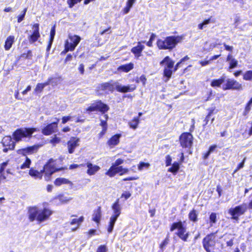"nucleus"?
Wrapping results in <instances>:
<instances>
[{
  "instance_id": "obj_1",
  "label": "nucleus",
  "mask_w": 252,
  "mask_h": 252,
  "mask_svg": "<svg viewBox=\"0 0 252 252\" xmlns=\"http://www.w3.org/2000/svg\"><path fill=\"white\" fill-rule=\"evenodd\" d=\"M52 214V211L48 208L39 209L36 207H31L29 210V218L31 221L37 220L41 222L48 220Z\"/></svg>"
},
{
  "instance_id": "obj_2",
  "label": "nucleus",
  "mask_w": 252,
  "mask_h": 252,
  "mask_svg": "<svg viewBox=\"0 0 252 252\" xmlns=\"http://www.w3.org/2000/svg\"><path fill=\"white\" fill-rule=\"evenodd\" d=\"M54 160L53 159H51L46 164L43 170H41L40 172L38 171L31 168L29 170V175L33 177L34 179H41L42 177V173H45V179L46 181H49L50 179V176L55 172L59 170L60 169H56L54 166Z\"/></svg>"
},
{
  "instance_id": "obj_3",
  "label": "nucleus",
  "mask_w": 252,
  "mask_h": 252,
  "mask_svg": "<svg viewBox=\"0 0 252 252\" xmlns=\"http://www.w3.org/2000/svg\"><path fill=\"white\" fill-rule=\"evenodd\" d=\"M183 40V36H170L166 37L164 40L158 39L157 41V46L160 49L171 50L175 48L178 43H181Z\"/></svg>"
},
{
  "instance_id": "obj_4",
  "label": "nucleus",
  "mask_w": 252,
  "mask_h": 252,
  "mask_svg": "<svg viewBox=\"0 0 252 252\" xmlns=\"http://www.w3.org/2000/svg\"><path fill=\"white\" fill-rule=\"evenodd\" d=\"M101 89L103 90H108L112 91L115 88L117 91L121 93H127L133 91L136 89V86L134 85L130 86H122L120 85L117 82L111 83H105L101 85Z\"/></svg>"
},
{
  "instance_id": "obj_5",
  "label": "nucleus",
  "mask_w": 252,
  "mask_h": 252,
  "mask_svg": "<svg viewBox=\"0 0 252 252\" xmlns=\"http://www.w3.org/2000/svg\"><path fill=\"white\" fill-rule=\"evenodd\" d=\"M112 209L113 213L110 218V220L107 229L108 232L109 233L112 232L114 224L121 213V207L119 203V199H117V200L112 205Z\"/></svg>"
},
{
  "instance_id": "obj_6",
  "label": "nucleus",
  "mask_w": 252,
  "mask_h": 252,
  "mask_svg": "<svg viewBox=\"0 0 252 252\" xmlns=\"http://www.w3.org/2000/svg\"><path fill=\"white\" fill-rule=\"evenodd\" d=\"M176 229H178L176 235L183 241H187L189 236V233L187 231V228L184 226L182 221L174 222L172 224L170 231H173Z\"/></svg>"
},
{
  "instance_id": "obj_7",
  "label": "nucleus",
  "mask_w": 252,
  "mask_h": 252,
  "mask_svg": "<svg viewBox=\"0 0 252 252\" xmlns=\"http://www.w3.org/2000/svg\"><path fill=\"white\" fill-rule=\"evenodd\" d=\"M36 131L34 128H23L16 130L13 133L14 139L16 141L22 140L25 138H30L33 132Z\"/></svg>"
},
{
  "instance_id": "obj_8",
  "label": "nucleus",
  "mask_w": 252,
  "mask_h": 252,
  "mask_svg": "<svg viewBox=\"0 0 252 252\" xmlns=\"http://www.w3.org/2000/svg\"><path fill=\"white\" fill-rule=\"evenodd\" d=\"M216 236L214 233L207 235L203 239V245L207 252H215Z\"/></svg>"
},
{
  "instance_id": "obj_9",
  "label": "nucleus",
  "mask_w": 252,
  "mask_h": 252,
  "mask_svg": "<svg viewBox=\"0 0 252 252\" xmlns=\"http://www.w3.org/2000/svg\"><path fill=\"white\" fill-rule=\"evenodd\" d=\"M247 210V204H243L234 208H231L228 210V213L232 216L231 219L237 221L239 220V217L244 215Z\"/></svg>"
},
{
  "instance_id": "obj_10",
  "label": "nucleus",
  "mask_w": 252,
  "mask_h": 252,
  "mask_svg": "<svg viewBox=\"0 0 252 252\" xmlns=\"http://www.w3.org/2000/svg\"><path fill=\"white\" fill-rule=\"evenodd\" d=\"M81 40L80 36L76 35H69L68 39L65 43V52L73 51Z\"/></svg>"
},
{
  "instance_id": "obj_11",
  "label": "nucleus",
  "mask_w": 252,
  "mask_h": 252,
  "mask_svg": "<svg viewBox=\"0 0 252 252\" xmlns=\"http://www.w3.org/2000/svg\"><path fill=\"white\" fill-rule=\"evenodd\" d=\"M193 136L190 132H185L180 136L181 146L185 148H190L193 143Z\"/></svg>"
},
{
  "instance_id": "obj_12",
  "label": "nucleus",
  "mask_w": 252,
  "mask_h": 252,
  "mask_svg": "<svg viewBox=\"0 0 252 252\" xmlns=\"http://www.w3.org/2000/svg\"><path fill=\"white\" fill-rule=\"evenodd\" d=\"M128 171L129 170L128 168H124L122 166H120L114 168H109L105 173V174L110 177H113L117 174L122 176L125 174H127Z\"/></svg>"
},
{
  "instance_id": "obj_13",
  "label": "nucleus",
  "mask_w": 252,
  "mask_h": 252,
  "mask_svg": "<svg viewBox=\"0 0 252 252\" xmlns=\"http://www.w3.org/2000/svg\"><path fill=\"white\" fill-rule=\"evenodd\" d=\"M222 89L224 90L233 89L241 90L243 89L242 85L234 79H228L226 83L223 85Z\"/></svg>"
},
{
  "instance_id": "obj_14",
  "label": "nucleus",
  "mask_w": 252,
  "mask_h": 252,
  "mask_svg": "<svg viewBox=\"0 0 252 252\" xmlns=\"http://www.w3.org/2000/svg\"><path fill=\"white\" fill-rule=\"evenodd\" d=\"M108 106L107 105L103 103L101 101H99L96 102L89 107L87 109V111L92 112L99 110L103 113H104L108 111Z\"/></svg>"
},
{
  "instance_id": "obj_15",
  "label": "nucleus",
  "mask_w": 252,
  "mask_h": 252,
  "mask_svg": "<svg viewBox=\"0 0 252 252\" xmlns=\"http://www.w3.org/2000/svg\"><path fill=\"white\" fill-rule=\"evenodd\" d=\"M80 140L77 137H72L67 143L68 152L69 154L74 153L76 147L79 146Z\"/></svg>"
},
{
  "instance_id": "obj_16",
  "label": "nucleus",
  "mask_w": 252,
  "mask_h": 252,
  "mask_svg": "<svg viewBox=\"0 0 252 252\" xmlns=\"http://www.w3.org/2000/svg\"><path fill=\"white\" fill-rule=\"evenodd\" d=\"M59 121V119H57V122H53L45 126L42 129V133L45 135H49L55 132L57 130L58 123Z\"/></svg>"
},
{
  "instance_id": "obj_17",
  "label": "nucleus",
  "mask_w": 252,
  "mask_h": 252,
  "mask_svg": "<svg viewBox=\"0 0 252 252\" xmlns=\"http://www.w3.org/2000/svg\"><path fill=\"white\" fill-rule=\"evenodd\" d=\"M3 146L5 148L3 149L4 152H7L8 150H13L14 148L15 144L10 136H6L2 140Z\"/></svg>"
},
{
  "instance_id": "obj_18",
  "label": "nucleus",
  "mask_w": 252,
  "mask_h": 252,
  "mask_svg": "<svg viewBox=\"0 0 252 252\" xmlns=\"http://www.w3.org/2000/svg\"><path fill=\"white\" fill-rule=\"evenodd\" d=\"M38 149L37 146H33L26 148L21 149L17 150V152L19 155H22L24 158L27 157L28 155H31L36 152Z\"/></svg>"
},
{
  "instance_id": "obj_19",
  "label": "nucleus",
  "mask_w": 252,
  "mask_h": 252,
  "mask_svg": "<svg viewBox=\"0 0 252 252\" xmlns=\"http://www.w3.org/2000/svg\"><path fill=\"white\" fill-rule=\"evenodd\" d=\"M32 29L33 30V33L29 36V41L33 43L36 40L40 37V33L39 32V24H35L33 25Z\"/></svg>"
},
{
  "instance_id": "obj_20",
  "label": "nucleus",
  "mask_w": 252,
  "mask_h": 252,
  "mask_svg": "<svg viewBox=\"0 0 252 252\" xmlns=\"http://www.w3.org/2000/svg\"><path fill=\"white\" fill-rule=\"evenodd\" d=\"M86 166L88 168L86 172L90 176L94 175L100 169L99 166L93 164L90 162H87Z\"/></svg>"
},
{
  "instance_id": "obj_21",
  "label": "nucleus",
  "mask_w": 252,
  "mask_h": 252,
  "mask_svg": "<svg viewBox=\"0 0 252 252\" xmlns=\"http://www.w3.org/2000/svg\"><path fill=\"white\" fill-rule=\"evenodd\" d=\"M145 42V41L138 42L137 45L131 49V52L134 54L136 58H138L141 56V52L145 48L144 45H142L141 43Z\"/></svg>"
},
{
  "instance_id": "obj_22",
  "label": "nucleus",
  "mask_w": 252,
  "mask_h": 252,
  "mask_svg": "<svg viewBox=\"0 0 252 252\" xmlns=\"http://www.w3.org/2000/svg\"><path fill=\"white\" fill-rule=\"evenodd\" d=\"M226 61L228 62L229 65V69H233L236 67L238 65V61L233 57L231 54H229L227 55Z\"/></svg>"
},
{
  "instance_id": "obj_23",
  "label": "nucleus",
  "mask_w": 252,
  "mask_h": 252,
  "mask_svg": "<svg viewBox=\"0 0 252 252\" xmlns=\"http://www.w3.org/2000/svg\"><path fill=\"white\" fill-rule=\"evenodd\" d=\"M174 62L168 56H166L160 62V64L164 67L173 68Z\"/></svg>"
},
{
  "instance_id": "obj_24",
  "label": "nucleus",
  "mask_w": 252,
  "mask_h": 252,
  "mask_svg": "<svg viewBox=\"0 0 252 252\" xmlns=\"http://www.w3.org/2000/svg\"><path fill=\"white\" fill-rule=\"evenodd\" d=\"M54 184L56 186H60L63 184L69 185L70 187H72L73 183L70 181L64 178H58L54 181Z\"/></svg>"
},
{
  "instance_id": "obj_25",
  "label": "nucleus",
  "mask_w": 252,
  "mask_h": 252,
  "mask_svg": "<svg viewBox=\"0 0 252 252\" xmlns=\"http://www.w3.org/2000/svg\"><path fill=\"white\" fill-rule=\"evenodd\" d=\"M121 134H116L112 136L107 142L108 145L111 147L117 145L119 143Z\"/></svg>"
},
{
  "instance_id": "obj_26",
  "label": "nucleus",
  "mask_w": 252,
  "mask_h": 252,
  "mask_svg": "<svg viewBox=\"0 0 252 252\" xmlns=\"http://www.w3.org/2000/svg\"><path fill=\"white\" fill-rule=\"evenodd\" d=\"M101 217V211L100 207L98 208L94 212L93 215V220L96 223H99Z\"/></svg>"
},
{
  "instance_id": "obj_27",
  "label": "nucleus",
  "mask_w": 252,
  "mask_h": 252,
  "mask_svg": "<svg viewBox=\"0 0 252 252\" xmlns=\"http://www.w3.org/2000/svg\"><path fill=\"white\" fill-rule=\"evenodd\" d=\"M84 221V217H81L79 219H73L70 222L71 225L76 224V227L71 228V230L74 231L77 229L81 223Z\"/></svg>"
},
{
  "instance_id": "obj_28",
  "label": "nucleus",
  "mask_w": 252,
  "mask_h": 252,
  "mask_svg": "<svg viewBox=\"0 0 252 252\" xmlns=\"http://www.w3.org/2000/svg\"><path fill=\"white\" fill-rule=\"evenodd\" d=\"M14 36L12 35L9 36L6 38L4 45V49L5 50L7 51L10 49L14 41Z\"/></svg>"
},
{
  "instance_id": "obj_29",
  "label": "nucleus",
  "mask_w": 252,
  "mask_h": 252,
  "mask_svg": "<svg viewBox=\"0 0 252 252\" xmlns=\"http://www.w3.org/2000/svg\"><path fill=\"white\" fill-rule=\"evenodd\" d=\"M135 2L136 0H127L126 7L123 10V13L124 14L128 13Z\"/></svg>"
},
{
  "instance_id": "obj_30",
  "label": "nucleus",
  "mask_w": 252,
  "mask_h": 252,
  "mask_svg": "<svg viewBox=\"0 0 252 252\" xmlns=\"http://www.w3.org/2000/svg\"><path fill=\"white\" fill-rule=\"evenodd\" d=\"M56 199H58L62 204H65L72 199L71 197L65 196L63 194H60L55 197Z\"/></svg>"
},
{
  "instance_id": "obj_31",
  "label": "nucleus",
  "mask_w": 252,
  "mask_h": 252,
  "mask_svg": "<svg viewBox=\"0 0 252 252\" xmlns=\"http://www.w3.org/2000/svg\"><path fill=\"white\" fill-rule=\"evenodd\" d=\"M133 66L134 65L132 63H129L128 64L120 66L118 69L125 72H128L133 68Z\"/></svg>"
},
{
  "instance_id": "obj_32",
  "label": "nucleus",
  "mask_w": 252,
  "mask_h": 252,
  "mask_svg": "<svg viewBox=\"0 0 252 252\" xmlns=\"http://www.w3.org/2000/svg\"><path fill=\"white\" fill-rule=\"evenodd\" d=\"M108 118V116L106 114H104L102 116L100 121H101V126H102L103 129L101 132V134L103 135L105 133L106 129H107V123L106 121Z\"/></svg>"
},
{
  "instance_id": "obj_33",
  "label": "nucleus",
  "mask_w": 252,
  "mask_h": 252,
  "mask_svg": "<svg viewBox=\"0 0 252 252\" xmlns=\"http://www.w3.org/2000/svg\"><path fill=\"white\" fill-rule=\"evenodd\" d=\"M49 85H50V81H46L44 83H38L36 85L34 91L37 93H40L46 86Z\"/></svg>"
},
{
  "instance_id": "obj_34",
  "label": "nucleus",
  "mask_w": 252,
  "mask_h": 252,
  "mask_svg": "<svg viewBox=\"0 0 252 252\" xmlns=\"http://www.w3.org/2000/svg\"><path fill=\"white\" fill-rule=\"evenodd\" d=\"M224 77H221L219 79L213 80L211 86L213 87H219L224 82Z\"/></svg>"
},
{
  "instance_id": "obj_35",
  "label": "nucleus",
  "mask_w": 252,
  "mask_h": 252,
  "mask_svg": "<svg viewBox=\"0 0 252 252\" xmlns=\"http://www.w3.org/2000/svg\"><path fill=\"white\" fill-rule=\"evenodd\" d=\"M24 160L25 161L22 164H21V165L19 167L21 169L30 168V165L31 164V160L29 158L25 157L24 158Z\"/></svg>"
},
{
  "instance_id": "obj_36",
  "label": "nucleus",
  "mask_w": 252,
  "mask_h": 252,
  "mask_svg": "<svg viewBox=\"0 0 252 252\" xmlns=\"http://www.w3.org/2000/svg\"><path fill=\"white\" fill-rule=\"evenodd\" d=\"M139 123V117L134 118L132 120L128 123V125L130 128L135 129Z\"/></svg>"
},
{
  "instance_id": "obj_37",
  "label": "nucleus",
  "mask_w": 252,
  "mask_h": 252,
  "mask_svg": "<svg viewBox=\"0 0 252 252\" xmlns=\"http://www.w3.org/2000/svg\"><path fill=\"white\" fill-rule=\"evenodd\" d=\"M55 32H56V31H55V26H54L51 30V32H50V42H49V44L47 47V50L48 51L50 50V48H51V45H52V43L53 42V41L54 40V36H55Z\"/></svg>"
},
{
  "instance_id": "obj_38",
  "label": "nucleus",
  "mask_w": 252,
  "mask_h": 252,
  "mask_svg": "<svg viewBox=\"0 0 252 252\" xmlns=\"http://www.w3.org/2000/svg\"><path fill=\"white\" fill-rule=\"evenodd\" d=\"M197 211L193 209L189 212V218L190 220L195 222L197 221Z\"/></svg>"
},
{
  "instance_id": "obj_39",
  "label": "nucleus",
  "mask_w": 252,
  "mask_h": 252,
  "mask_svg": "<svg viewBox=\"0 0 252 252\" xmlns=\"http://www.w3.org/2000/svg\"><path fill=\"white\" fill-rule=\"evenodd\" d=\"M173 68L164 67L163 70L164 76L167 78V80L170 78L173 73Z\"/></svg>"
},
{
  "instance_id": "obj_40",
  "label": "nucleus",
  "mask_w": 252,
  "mask_h": 252,
  "mask_svg": "<svg viewBox=\"0 0 252 252\" xmlns=\"http://www.w3.org/2000/svg\"><path fill=\"white\" fill-rule=\"evenodd\" d=\"M179 169V164L178 162H174L171 168L168 170V172H172L173 174H176Z\"/></svg>"
},
{
  "instance_id": "obj_41",
  "label": "nucleus",
  "mask_w": 252,
  "mask_h": 252,
  "mask_svg": "<svg viewBox=\"0 0 252 252\" xmlns=\"http://www.w3.org/2000/svg\"><path fill=\"white\" fill-rule=\"evenodd\" d=\"M243 79L246 81L252 80V70L246 71L243 74Z\"/></svg>"
},
{
  "instance_id": "obj_42",
  "label": "nucleus",
  "mask_w": 252,
  "mask_h": 252,
  "mask_svg": "<svg viewBox=\"0 0 252 252\" xmlns=\"http://www.w3.org/2000/svg\"><path fill=\"white\" fill-rule=\"evenodd\" d=\"M210 226H213L217 222V215L215 213H212L209 217Z\"/></svg>"
},
{
  "instance_id": "obj_43",
  "label": "nucleus",
  "mask_w": 252,
  "mask_h": 252,
  "mask_svg": "<svg viewBox=\"0 0 252 252\" xmlns=\"http://www.w3.org/2000/svg\"><path fill=\"white\" fill-rule=\"evenodd\" d=\"M124 162V159L122 158H118L115 160L114 163L112 164L111 166L109 168H114L116 167L120 166V165L122 164Z\"/></svg>"
},
{
  "instance_id": "obj_44",
  "label": "nucleus",
  "mask_w": 252,
  "mask_h": 252,
  "mask_svg": "<svg viewBox=\"0 0 252 252\" xmlns=\"http://www.w3.org/2000/svg\"><path fill=\"white\" fill-rule=\"evenodd\" d=\"M47 81H50V85L54 86L57 85L60 82V79L59 78H50Z\"/></svg>"
},
{
  "instance_id": "obj_45",
  "label": "nucleus",
  "mask_w": 252,
  "mask_h": 252,
  "mask_svg": "<svg viewBox=\"0 0 252 252\" xmlns=\"http://www.w3.org/2000/svg\"><path fill=\"white\" fill-rule=\"evenodd\" d=\"M150 166V164L149 163L140 162L138 165V168L139 170L142 171L144 169H148Z\"/></svg>"
},
{
  "instance_id": "obj_46",
  "label": "nucleus",
  "mask_w": 252,
  "mask_h": 252,
  "mask_svg": "<svg viewBox=\"0 0 252 252\" xmlns=\"http://www.w3.org/2000/svg\"><path fill=\"white\" fill-rule=\"evenodd\" d=\"M81 0H67V2L70 8L72 7L74 4L79 2Z\"/></svg>"
},
{
  "instance_id": "obj_47",
  "label": "nucleus",
  "mask_w": 252,
  "mask_h": 252,
  "mask_svg": "<svg viewBox=\"0 0 252 252\" xmlns=\"http://www.w3.org/2000/svg\"><path fill=\"white\" fill-rule=\"evenodd\" d=\"M155 37H156V35L154 33H152V35H151L149 41L147 42V45L148 46H149V47L152 46L153 41L155 39Z\"/></svg>"
},
{
  "instance_id": "obj_48",
  "label": "nucleus",
  "mask_w": 252,
  "mask_h": 252,
  "mask_svg": "<svg viewBox=\"0 0 252 252\" xmlns=\"http://www.w3.org/2000/svg\"><path fill=\"white\" fill-rule=\"evenodd\" d=\"M60 138L55 136L53 138L50 140V142L54 145L59 143L60 142Z\"/></svg>"
},
{
  "instance_id": "obj_49",
  "label": "nucleus",
  "mask_w": 252,
  "mask_h": 252,
  "mask_svg": "<svg viewBox=\"0 0 252 252\" xmlns=\"http://www.w3.org/2000/svg\"><path fill=\"white\" fill-rule=\"evenodd\" d=\"M27 12V8H25L24 10L23 11V13L21 15H20L18 18V22L19 23H20L24 18L25 15L26 14V13Z\"/></svg>"
},
{
  "instance_id": "obj_50",
  "label": "nucleus",
  "mask_w": 252,
  "mask_h": 252,
  "mask_svg": "<svg viewBox=\"0 0 252 252\" xmlns=\"http://www.w3.org/2000/svg\"><path fill=\"white\" fill-rule=\"evenodd\" d=\"M107 249L105 245L100 246L97 249L96 252H107Z\"/></svg>"
},
{
  "instance_id": "obj_51",
  "label": "nucleus",
  "mask_w": 252,
  "mask_h": 252,
  "mask_svg": "<svg viewBox=\"0 0 252 252\" xmlns=\"http://www.w3.org/2000/svg\"><path fill=\"white\" fill-rule=\"evenodd\" d=\"M146 78L145 75H142L140 77L139 79L137 80V82H142L143 85H145L146 82Z\"/></svg>"
},
{
  "instance_id": "obj_52",
  "label": "nucleus",
  "mask_w": 252,
  "mask_h": 252,
  "mask_svg": "<svg viewBox=\"0 0 252 252\" xmlns=\"http://www.w3.org/2000/svg\"><path fill=\"white\" fill-rule=\"evenodd\" d=\"M168 241H169V240L167 238L161 243L159 247H160V248L162 250V251L163 250L164 248L168 243Z\"/></svg>"
},
{
  "instance_id": "obj_53",
  "label": "nucleus",
  "mask_w": 252,
  "mask_h": 252,
  "mask_svg": "<svg viewBox=\"0 0 252 252\" xmlns=\"http://www.w3.org/2000/svg\"><path fill=\"white\" fill-rule=\"evenodd\" d=\"M165 158H166V160H165L166 166H168L170 165L171 164V161H172V158H171V157L169 155H167V156H166Z\"/></svg>"
},
{
  "instance_id": "obj_54",
  "label": "nucleus",
  "mask_w": 252,
  "mask_h": 252,
  "mask_svg": "<svg viewBox=\"0 0 252 252\" xmlns=\"http://www.w3.org/2000/svg\"><path fill=\"white\" fill-rule=\"evenodd\" d=\"M131 196V193L128 191L124 192L121 195L122 198H125V199H127Z\"/></svg>"
},
{
  "instance_id": "obj_55",
  "label": "nucleus",
  "mask_w": 252,
  "mask_h": 252,
  "mask_svg": "<svg viewBox=\"0 0 252 252\" xmlns=\"http://www.w3.org/2000/svg\"><path fill=\"white\" fill-rule=\"evenodd\" d=\"M245 159L246 158H244L243 161L238 165L237 168L234 171V173L236 172L237 171H238L239 170H240V169L244 167Z\"/></svg>"
},
{
  "instance_id": "obj_56",
  "label": "nucleus",
  "mask_w": 252,
  "mask_h": 252,
  "mask_svg": "<svg viewBox=\"0 0 252 252\" xmlns=\"http://www.w3.org/2000/svg\"><path fill=\"white\" fill-rule=\"evenodd\" d=\"M71 118H72V117H71L70 116L63 117L62 118V123L63 124H65L66 122L70 121Z\"/></svg>"
},
{
  "instance_id": "obj_57",
  "label": "nucleus",
  "mask_w": 252,
  "mask_h": 252,
  "mask_svg": "<svg viewBox=\"0 0 252 252\" xmlns=\"http://www.w3.org/2000/svg\"><path fill=\"white\" fill-rule=\"evenodd\" d=\"M8 164V161L2 163L0 165V170L1 171H4V169Z\"/></svg>"
},
{
  "instance_id": "obj_58",
  "label": "nucleus",
  "mask_w": 252,
  "mask_h": 252,
  "mask_svg": "<svg viewBox=\"0 0 252 252\" xmlns=\"http://www.w3.org/2000/svg\"><path fill=\"white\" fill-rule=\"evenodd\" d=\"M83 164H71V165H70L69 169H73L79 167H80L81 166H83Z\"/></svg>"
},
{
  "instance_id": "obj_59",
  "label": "nucleus",
  "mask_w": 252,
  "mask_h": 252,
  "mask_svg": "<svg viewBox=\"0 0 252 252\" xmlns=\"http://www.w3.org/2000/svg\"><path fill=\"white\" fill-rule=\"evenodd\" d=\"M252 104V103H250V101H249L245 108V112L246 113H248L250 111Z\"/></svg>"
},
{
  "instance_id": "obj_60",
  "label": "nucleus",
  "mask_w": 252,
  "mask_h": 252,
  "mask_svg": "<svg viewBox=\"0 0 252 252\" xmlns=\"http://www.w3.org/2000/svg\"><path fill=\"white\" fill-rule=\"evenodd\" d=\"M223 45H224V46L225 47V49L226 50L229 51H232V50L233 49V46H230L227 45L225 43L223 44Z\"/></svg>"
},
{
  "instance_id": "obj_61",
  "label": "nucleus",
  "mask_w": 252,
  "mask_h": 252,
  "mask_svg": "<svg viewBox=\"0 0 252 252\" xmlns=\"http://www.w3.org/2000/svg\"><path fill=\"white\" fill-rule=\"evenodd\" d=\"M78 69L80 71V72L83 74L84 72V66L83 64H80L79 66V68H78Z\"/></svg>"
},
{
  "instance_id": "obj_62",
  "label": "nucleus",
  "mask_w": 252,
  "mask_h": 252,
  "mask_svg": "<svg viewBox=\"0 0 252 252\" xmlns=\"http://www.w3.org/2000/svg\"><path fill=\"white\" fill-rule=\"evenodd\" d=\"M6 179L5 176L4 175L3 171H1L0 170V183L1 181L3 180H4Z\"/></svg>"
},
{
  "instance_id": "obj_63",
  "label": "nucleus",
  "mask_w": 252,
  "mask_h": 252,
  "mask_svg": "<svg viewBox=\"0 0 252 252\" xmlns=\"http://www.w3.org/2000/svg\"><path fill=\"white\" fill-rule=\"evenodd\" d=\"M191 124H192V125L191 126L190 129H189L190 132L193 131L194 129L195 120L194 119L191 120Z\"/></svg>"
},
{
  "instance_id": "obj_64",
  "label": "nucleus",
  "mask_w": 252,
  "mask_h": 252,
  "mask_svg": "<svg viewBox=\"0 0 252 252\" xmlns=\"http://www.w3.org/2000/svg\"><path fill=\"white\" fill-rule=\"evenodd\" d=\"M200 64L202 66H205L210 63V61H199Z\"/></svg>"
}]
</instances>
